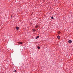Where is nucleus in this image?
Segmentation results:
<instances>
[{
    "instance_id": "6",
    "label": "nucleus",
    "mask_w": 73,
    "mask_h": 73,
    "mask_svg": "<svg viewBox=\"0 0 73 73\" xmlns=\"http://www.w3.org/2000/svg\"><path fill=\"white\" fill-rule=\"evenodd\" d=\"M39 38V36H38L36 37L35 38L36 39H37V38Z\"/></svg>"
},
{
    "instance_id": "12",
    "label": "nucleus",
    "mask_w": 73,
    "mask_h": 73,
    "mask_svg": "<svg viewBox=\"0 0 73 73\" xmlns=\"http://www.w3.org/2000/svg\"><path fill=\"white\" fill-rule=\"evenodd\" d=\"M30 24L31 25L32 24V23H30Z\"/></svg>"
},
{
    "instance_id": "7",
    "label": "nucleus",
    "mask_w": 73,
    "mask_h": 73,
    "mask_svg": "<svg viewBox=\"0 0 73 73\" xmlns=\"http://www.w3.org/2000/svg\"><path fill=\"white\" fill-rule=\"evenodd\" d=\"M37 48L38 49H40V47L39 46H38Z\"/></svg>"
},
{
    "instance_id": "10",
    "label": "nucleus",
    "mask_w": 73,
    "mask_h": 73,
    "mask_svg": "<svg viewBox=\"0 0 73 73\" xmlns=\"http://www.w3.org/2000/svg\"><path fill=\"white\" fill-rule=\"evenodd\" d=\"M51 19H54L53 18V17H51Z\"/></svg>"
},
{
    "instance_id": "3",
    "label": "nucleus",
    "mask_w": 73,
    "mask_h": 73,
    "mask_svg": "<svg viewBox=\"0 0 73 73\" xmlns=\"http://www.w3.org/2000/svg\"><path fill=\"white\" fill-rule=\"evenodd\" d=\"M69 43H71V42H72V41L71 40H70L68 41Z\"/></svg>"
},
{
    "instance_id": "5",
    "label": "nucleus",
    "mask_w": 73,
    "mask_h": 73,
    "mask_svg": "<svg viewBox=\"0 0 73 73\" xmlns=\"http://www.w3.org/2000/svg\"><path fill=\"white\" fill-rule=\"evenodd\" d=\"M18 44H23V43L22 42H18Z\"/></svg>"
},
{
    "instance_id": "11",
    "label": "nucleus",
    "mask_w": 73,
    "mask_h": 73,
    "mask_svg": "<svg viewBox=\"0 0 73 73\" xmlns=\"http://www.w3.org/2000/svg\"><path fill=\"white\" fill-rule=\"evenodd\" d=\"M16 72V70H15V71H14V72Z\"/></svg>"
},
{
    "instance_id": "1",
    "label": "nucleus",
    "mask_w": 73,
    "mask_h": 73,
    "mask_svg": "<svg viewBox=\"0 0 73 73\" xmlns=\"http://www.w3.org/2000/svg\"><path fill=\"white\" fill-rule=\"evenodd\" d=\"M16 30L17 31H18V30H19V27H16Z\"/></svg>"
},
{
    "instance_id": "4",
    "label": "nucleus",
    "mask_w": 73,
    "mask_h": 73,
    "mask_svg": "<svg viewBox=\"0 0 73 73\" xmlns=\"http://www.w3.org/2000/svg\"><path fill=\"white\" fill-rule=\"evenodd\" d=\"M60 36L59 35L58 36H57L58 38L60 39Z\"/></svg>"
},
{
    "instance_id": "2",
    "label": "nucleus",
    "mask_w": 73,
    "mask_h": 73,
    "mask_svg": "<svg viewBox=\"0 0 73 73\" xmlns=\"http://www.w3.org/2000/svg\"><path fill=\"white\" fill-rule=\"evenodd\" d=\"M39 27V25H36L35 26V28H38Z\"/></svg>"
},
{
    "instance_id": "9",
    "label": "nucleus",
    "mask_w": 73,
    "mask_h": 73,
    "mask_svg": "<svg viewBox=\"0 0 73 73\" xmlns=\"http://www.w3.org/2000/svg\"><path fill=\"white\" fill-rule=\"evenodd\" d=\"M33 31H34V32L36 31V29H33Z\"/></svg>"
},
{
    "instance_id": "8",
    "label": "nucleus",
    "mask_w": 73,
    "mask_h": 73,
    "mask_svg": "<svg viewBox=\"0 0 73 73\" xmlns=\"http://www.w3.org/2000/svg\"><path fill=\"white\" fill-rule=\"evenodd\" d=\"M61 33V32L60 31H58V34H60V33Z\"/></svg>"
}]
</instances>
